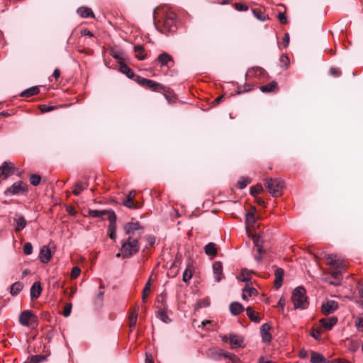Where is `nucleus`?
Instances as JSON below:
<instances>
[{"label": "nucleus", "mask_w": 363, "mask_h": 363, "mask_svg": "<svg viewBox=\"0 0 363 363\" xmlns=\"http://www.w3.org/2000/svg\"><path fill=\"white\" fill-rule=\"evenodd\" d=\"M141 233H138V236L133 235L122 241L121 251L123 258H128L136 254L140 250L139 238Z\"/></svg>", "instance_id": "f257e3e1"}, {"label": "nucleus", "mask_w": 363, "mask_h": 363, "mask_svg": "<svg viewBox=\"0 0 363 363\" xmlns=\"http://www.w3.org/2000/svg\"><path fill=\"white\" fill-rule=\"evenodd\" d=\"M306 291L304 287L298 286L292 293L291 300L295 308L306 309L308 305Z\"/></svg>", "instance_id": "f03ea898"}, {"label": "nucleus", "mask_w": 363, "mask_h": 363, "mask_svg": "<svg viewBox=\"0 0 363 363\" xmlns=\"http://www.w3.org/2000/svg\"><path fill=\"white\" fill-rule=\"evenodd\" d=\"M264 186L272 196L277 197L282 194L284 182L278 178H268L264 180Z\"/></svg>", "instance_id": "7ed1b4c3"}, {"label": "nucleus", "mask_w": 363, "mask_h": 363, "mask_svg": "<svg viewBox=\"0 0 363 363\" xmlns=\"http://www.w3.org/2000/svg\"><path fill=\"white\" fill-rule=\"evenodd\" d=\"M4 194L6 196H14L19 194L26 195L28 194V188L26 184L22 181H18L6 189Z\"/></svg>", "instance_id": "20e7f679"}, {"label": "nucleus", "mask_w": 363, "mask_h": 363, "mask_svg": "<svg viewBox=\"0 0 363 363\" xmlns=\"http://www.w3.org/2000/svg\"><path fill=\"white\" fill-rule=\"evenodd\" d=\"M206 354L208 357L216 361L220 360L223 357L229 358L231 360L235 358V356L234 354H231L228 352H224L222 350L217 348L209 349L206 352Z\"/></svg>", "instance_id": "39448f33"}, {"label": "nucleus", "mask_w": 363, "mask_h": 363, "mask_svg": "<svg viewBox=\"0 0 363 363\" xmlns=\"http://www.w3.org/2000/svg\"><path fill=\"white\" fill-rule=\"evenodd\" d=\"M135 82H137L139 84L143 86L150 89L152 91H157L160 89H164V86L156 82H154L151 79H145L140 76L136 77Z\"/></svg>", "instance_id": "423d86ee"}, {"label": "nucleus", "mask_w": 363, "mask_h": 363, "mask_svg": "<svg viewBox=\"0 0 363 363\" xmlns=\"http://www.w3.org/2000/svg\"><path fill=\"white\" fill-rule=\"evenodd\" d=\"M109 216H108V220L109 221V225L108 227V237L115 240L116 239V215L115 212H110Z\"/></svg>", "instance_id": "0eeeda50"}, {"label": "nucleus", "mask_w": 363, "mask_h": 363, "mask_svg": "<svg viewBox=\"0 0 363 363\" xmlns=\"http://www.w3.org/2000/svg\"><path fill=\"white\" fill-rule=\"evenodd\" d=\"M123 229L125 233L128 236L133 235V237H135L138 235V233L137 234V232L140 229H143V227L138 222H129L124 225Z\"/></svg>", "instance_id": "6e6552de"}, {"label": "nucleus", "mask_w": 363, "mask_h": 363, "mask_svg": "<svg viewBox=\"0 0 363 363\" xmlns=\"http://www.w3.org/2000/svg\"><path fill=\"white\" fill-rule=\"evenodd\" d=\"M338 308V303L334 300H328L321 306L322 313L325 315L333 313Z\"/></svg>", "instance_id": "1a4fd4ad"}, {"label": "nucleus", "mask_w": 363, "mask_h": 363, "mask_svg": "<svg viewBox=\"0 0 363 363\" xmlns=\"http://www.w3.org/2000/svg\"><path fill=\"white\" fill-rule=\"evenodd\" d=\"M253 242L255 245L257 247V254L255 255V259L257 262H261L262 260V256L264 253L262 245L260 244L261 238L260 235H254Z\"/></svg>", "instance_id": "9d476101"}, {"label": "nucleus", "mask_w": 363, "mask_h": 363, "mask_svg": "<svg viewBox=\"0 0 363 363\" xmlns=\"http://www.w3.org/2000/svg\"><path fill=\"white\" fill-rule=\"evenodd\" d=\"M229 343L232 349L245 347L243 337L238 335L230 334Z\"/></svg>", "instance_id": "9b49d317"}, {"label": "nucleus", "mask_w": 363, "mask_h": 363, "mask_svg": "<svg viewBox=\"0 0 363 363\" xmlns=\"http://www.w3.org/2000/svg\"><path fill=\"white\" fill-rule=\"evenodd\" d=\"M27 225L25 218L21 214H15L13 217V225L16 232L23 230Z\"/></svg>", "instance_id": "f8f14e48"}, {"label": "nucleus", "mask_w": 363, "mask_h": 363, "mask_svg": "<svg viewBox=\"0 0 363 363\" xmlns=\"http://www.w3.org/2000/svg\"><path fill=\"white\" fill-rule=\"evenodd\" d=\"M35 315L30 310H26L21 313L19 322L23 326H29L30 320L35 318Z\"/></svg>", "instance_id": "ddd939ff"}, {"label": "nucleus", "mask_w": 363, "mask_h": 363, "mask_svg": "<svg viewBox=\"0 0 363 363\" xmlns=\"http://www.w3.org/2000/svg\"><path fill=\"white\" fill-rule=\"evenodd\" d=\"M326 260L328 264H330L333 269L343 266V260L337 255H328L326 257Z\"/></svg>", "instance_id": "4468645a"}, {"label": "nucleus", "mask_w": 363, "mask_h": 363, "mask_svg": "<svg viewBox=\"0 0 363 363\" xmlns=\"http://www.w3.org/2000/svg\"><path fill=\"white\" fill-rule=\"evenodd\" d=\"M213 272L214 279L216 282H219L222 279L223 275V264L220 262L217 261L213 264Z\"/></svg>", "instance_id": "2eb2a0df"}, {"label": "nucleus", "mask_w": 363, "mask_h": 363, "mask_svg": "<svg viewBox=\"0 0 363 363\" xmlns=\"http://www.w3.org/2000/svg\"><path fill=\"white\" fill-rule=\"evenodd\" d=\"M271 326L268 323L263 324L260 328V334L263 342H269L272 340V335L269 333Z\"/></svg>", "instance_id": "dca6fc26"}, {"label": "nucleus", "mask_w": 363, "mask_h": 363, "mask_svg": "<svg viewBox=\"0 0 363 363\" xmlns=\"http://www.w3.org/2000/svg\"><path fill=\"white\" fill-rule=\"evenodd\" d=\"M135 195V191L133 190L130 191L125 200L123 201V203L125 206L130 209H137L139 206L133 202V199Z\"/></svg>", "instance_id": "f3484780"}, {"label": "nucleus", "mask_w": 363, "mask_h": 363, "mask_svg": "<svg viewBox=\"0 0 363 363\" xmlns=\"http://www.w3.org/2000/svg\"><path fill=\"white\" fill-rule=\"evenodd\" d=\"M39 257L41 262L48 263L52 257L51 250L47 246H43L40 249Z\"/></svg>", "instance_id": "a211bd4d"}, {"label": "nucleus", "mask_w": 363, "mask_h": 363, "mask_svg": "<svg viewBox=\"0 0 363 363\" xmlns=\"http://www.w3.org/2000/svg\"><path fill=\"white\" fill-rule=\"evenodd\" d=\"M13 167V163L11 162H4L0 167V177L4 176V178H7L11 174V171Z\"/></svg>", "instance_id": "6ab92c4d"}, {"label": "nucleus", "mask_w": 363, "mask_h": 363, "mask_svg": "<svg viewBox=\"0 0 363 363\" xmlns=\"http://www.w3.org/2000/svg\"><path fill=\"white\" fill-rule=\"evenodd\" d=\"M258 294V291L254 287L249 286V284H247L245 287L242 289V298L247 301L249 297L256 296Z\"/></svg>", "instance_id": "aec40b11"}, {"label": "nucleus", "mask_w": 363, "mask_h": 363, "mask_svg": "<svg viewBox=\"0 0 363 363\" xmlns=\"http://www.w3.org/2000/svg\"><path fill=\"white\" fill-rule=\"evenodd\" d=\"M284 274V271L283 269L277 268L275 270L274 287L276 289H279L281 286L282 282H283Z\"/></svg>", "instance_id": "412c9836"}, {"label": "nucleus", "mask_w": 363, "mask_h": 363, "mask_svg": "<svg viewBox=\"0 0 363 363\" xmlns=\"http://www.w3.org/2000/svg\"><path fill=\"white\" fill-rule=\"evenodd\" d=\"M42 291V288L40 286V283L39 281H35L33 283L30 288V295L31 299H36L38 298Z\"/></svg>", "instance_id": "4be33fe9"}, {"label": "nucleus", "mask_w": 363, "mask_h": 363, "mask_svg": "<svg viewBox=\"0 0 363 363\" xmlns=\"http://www.w3.org/2000/svg\"><path fill=\"white\" fill-rule=\"evenodd\" d=\"M337 318L336 317H330L329 319L322 318L320 320L321 325L328 330H330L337 323Z\"/></svg>", "instance_id": "5701e85b"}, {"label": "nucleus", "mask_w": 363, "mask_h": 363, "mask_svg": "<svg viewBox=\"0 0 363 363\" xmlns=\"http://www.w3.org/2000/svg\"><path fill=\"white\" fill-rule=\"evenodd\" d=\"M120 71L125 74L128 78L133 79L135 81L136 75H135L133 71L125 63L120 64Z\"/></svg>", "instance_id": "b1692460"}, {"label": "nucleus", "mask_w": 363, "mask_h": 363, "mask_svg": "<svg viewBox=\"0 0 363 363\" xmlns=\"http://www.w3.org/2000/svg\"><path fill=\"white\" fill-rule=\"evenodd\" d=\"M230 311L233 315H238L244 311L243 306L239 302H233L229 306Z\"/></svg>", "instance_id": "393cba45"}, {"label": "nucleus", "mask_w": 363, "mask_h": 363, "mask_svg": "<svg viewBox=\"0 0 363 363\" xmlns=\"http://www.w3.org/2000/svg\"><path fill=\"white\" fill-rule=\"evenodd\" d=\"M110 212H114L112 209L108 210H89L88 211V216L92 218H99L102 217L104 216H109Z\"/></svg>", "instance_id": "a878e982"}, {"label": "nucleus", "mask_w": 363, "mask_h": 363, "mask_svg": "<svg viewBox=\"0 0 363 363\" xmlns=\"http://www.w3.org/2000/svg\"><path fill=\"white\" fill-rule=\"evenodd\" d=\"M167 309L168 308H159L156 315L157 318L164 323H169L172 321L171 318H169L167 314Z\"/></svg>", "instance_id": "bb28decb"}, {"label": "nucleus", "mask_w": 363, "mask_h": 363, "mask_svg": "<svg viewBox=\"0 0 363 363\" xmlns=\"http://www.w3.org/2000/svg\"><path fill=\"white\" fill-rule=\"evenodd\" d=\"M252 13L257 20L262 22H264L269 19V16L259 9H252Z\"/></svg>", "instance_id": "cd10ccee"}, {"label": "nucleus", "mask_w": 363, "mask_h": 363, "mask_svg": "<svg viewBox=\"0 0 363 363\" xmlns=\"http://www.w3.org/2000/svg\"><path fill=\"white\" fill-rule=\"evenodd\" d=\"M77 13L82 18H94V14L92 10L89 8L82 6L79 7L77 11Z\"/></svg>", "instance_id": "c85d7f7f"}, {"label": "nucleus", "mask_w": 363, "mask_h": 363, "mask_svg": "<svg viewBox=\"0 0 363 363\" xmlns=\"http://www.w3.org/2000/svg\"><path fill=\"white\" fill-rule=\"evenodd\" d=\"M311 363H329L323 355L320 353L312 352L311 356Z\"/></svg>", "instance_id": "c756f323"}, {"label": "nucleus", "mask_w": 363, "mask_h": 363, "mask_svg": "<svg viewBox=\"0 0 363 363\" xmlns=\"http://www.w3.org/2000/svg\"><path fill=\"white\" fill-rule=\"evenodd\" d=\"M157 60L161 66H167L169 62H173V58L167 52H163L157 57Z\"/></svg>", "instance_id": "7c9ffc66"}, {"label": "nucleus", "mask_w": 363, "mask_h": 363, "mask_svg": "<svg viewBox=\"0 0 363 363\" xmlns=\"http://www.w3.org/2000/svg\"><path fill=\"white\" fill-rule=\"evenodd\" d=\"M204 250L206 254L211 257V258H213L217 254V247L214 242L208 243L205 246Z\"/></svg>", "instance_id": "2f4dec72"}, {"label": "nucleus", "mask_w": 363, "mask_h": 363, "mask_svg": "<svg viewBox=\"0 0 363 363\" xmlns=\"http://www.w3.org/2000/svg\"><path fill=\"white\" fill-rule=\"evenodd\" d=\"M39 93V87L38 86H33L30 87L23 91H22L20 94L22 97H30L34 95H36Z\"/></svg>", "instance_id": "473e14b6"}, {"label": "nucleus", "mask_w": 363, "mask_h": 363, "mask_svg": "<svg viewBox=\"0 0 363 363\" xmlns=\"http://www.w3.org/2000/svg\"><path fill=\"white\" fill-rule=\"evenodd\" d=\"M246 315L250 319L251 321L254 323L260 322V318H259L257 313L253 310L252 307H247L246 308Z\"/></svg>", "instance_id": "72a5a7b5"}, {"label": "nucleus", "mask_w": 363, "mask_h": 363, "mask_svg": "<svg viewBox=\"0 0 363 363\" xmlns=\"http://www.w3.org/2000/svg\"><path fill=\"white\" fill-rule=\"evenodd\" d=\"M47 355L37 354L33 355L27 359L24 363H41L46 360Z\"/></svg>", "instance_id": "f704fd0d"}, {"label": "nucleus", "mask_w": 363, "mask_h": 363, "mask_svg": "<svg viewBox=\"0 0 363 363\" xmlns=\"http://www.w3.org/2000/svg\"><path fill=\"white\" fill-rule=\"evenodd\" d=\"M344 266H342L338 268H333V272H332V277L334 279L337 280L341 282L342 279V273L344 272Z\"/></svg>", "instance_id": "c9c22d12"}, {"label": "nucleus", "mask_w": 363, "mask_h": 363, "mask_svg": "<svg viewBox=\"0 0 363 363\" xmlns=\"http://www.w3.org/2000/svg\"><path fill=\"white\" fill-rule=\"evenodd\" d=\"M138 315V309H135L132 311V313H130V315L129 316V326L131 330L133 328H134L136 325Z\"/></svg>", "instance_id": "e433bc0d"}, {"label": "nucleus", "mask_w": 363, "mask_h": 363, "mask_svg": "<svg viewBox=\"0 0 363 363\" xmlns=\"http://www.w3.org/2000/svg\"><path fill=\"white\" fill-rule=\"evenodd\" d=\"M22 288L23 284L21 282L16 281L13 283L11 286V294L12 296L17 295L21 291Z\"/></svg>", "instance_id": "4c0bfd02"}, {"label": "nucleus", "mask_w": 363, "mask_h": 363, "mask_svg": "<svg viewBox=\"0 0 363 363\" xmlns=\"http://www.w3.org/2000/svg\"><path fill=\"white\" fill-rule=\"evenodd\" d=\"M277 86V83L274 81L266 84V85H264V86H260V90L262 91V92H270L272 91H273Z\"/></svg>", "instance_id": "58836bf2"}, {"label": "nucleus", "mask_w": 363, "mask_h": 363, "mask_svg": "<svg viewBox=\"0 0 363 363\" xmlns=\"http://www.w3.org/2000/svg\"><path fill=\"white\" fill-rule=\"evenodd\" d=\"M239 280L245 282L246 284H249L250 281V273L247 269H242L241 273L238 277Z\"/></svg>", "instance_id": "ea45409f"}, {"label": "nucleus", "mask_w": 363, "mask_h": 363, "mask_svg": "<svg viewBox=\"0 0 363 363\" xmlns=\"http://www.w3.org/2000/svg\"><path fill=\"white\" fill-rule=\"evenodd\" d=\"M157 302L161 304L160 306H158L159 308H168L167 305V294L166 293H162L160 296L157 298Z\"/></svg>", "instance_id": "a19ab883"}, {"label": "nucleus", "mask_w": 363, "mask_h": 363, "mask_svg": "<svg viewBox=\"0 0 363 363\" xmlns=\"http://www.w3.org/2000/svg\"><path fill=\"white\" fill-rule=\"evenodd\" d=\"M150 286H151L150 279H149V280L147 281V283L143 289V291L142 299L144 302L146 301V299L147 297V293H149L150 291Z\"/></svg>", "instance_id": "79ce46f5"}, {"label": "nucleus", "mask_w": 363, "mask_h": 363, "mask_svg": "<svg viewBox=\"0 0 363 363\" xmlns=\"http://www.w3.org/2000/svg\"><path fill=\"white\" fill-rule=\"evenodd\" d=\"M251 180L249 178H241L238 182L237 186L240 189H245L248 184H250Z\"/></svg>", "instance_id": "37998d69"}, {"label": "nucleus", "mask_w": 363, "mask_h": 363, "mask_svg": "<svg viewBox=\"0 0 363 363\" xmlns=\"http://www.w3.org/2000/svg\"><path fill=\"white\" fill-rule=\"evenodd\" d=\"M263 187L261 184H257L256 186L250 187V194L252 196H255L257 194L262 192Z\"/></svg>", "instance_id": "c03bdc74"}, {"label": "nucleus", "mask_w": 363, "mask_h": 363, "mask_svg": "<svg viewBox=\"0 0 363 363\" xmlns=\"http://www.w3.org/2000/svg\"><path fill=\"white\" fill-rule=\"evenodd\" d=\"M174 19L172 18H167L164 20V26L165 27L169 26V31L174 32L176 30V26H173Z\"/></svg>", "instance_id": "a18cd8bd"}, {"label": "nucleus", "mask_w": 363, "mask_h": 363, "mask_svg": "<svg viewBox=\"0 0 363 363\" xmlns=\"http://www.w3.org/2000/svg\"><path fill=\"white\" fill-rule=\"evenodd\" d=\"M235 9L238 11H246L248 10V6L242 2H237L234 5Z\"/></svg>", "instance_id": "49530a36"}, {"label": "nucleus", "mask_w": 363, "mask_h": 363, "mask_svg": "<svg viewBox=\"0 0 363 363\" xmlns=\"http://www.w3.org/2000/svg\"><path fill=\"white\" fill-rule=\"evenodd\" d=\"M86 186H87V184ZM86 187V186H83L81 183L78 182L74 186L73 194L78 196Z\"/></svg>", "instance_id": "de8ad7c7"}, {"label": "nucleus", "mask_w": 363, "mask_h": 363, "mask_svg": "<svg viewBox=\"0 0 363 363\" xmlns=\"http://www.w3.org/2000/svg\"><path fill=\"white\" fill-rule=\"evenodd\" d=\"M41 178L38 174H32L30 178V182L33 186H37L40 184Z\"/></svg>", "instance_id": "09e8293b"}, {"label": "nucleus", "mask_w": 363, "mask_h": 363, "mask_svg": "<svg viewBox=\"0 0 363 363\" xmlns=\"http://www.w3.org/2000/svg\"><path fill=\"white\" fill-rule=\"evenodd\" d=\"M23 252L25 255H31L32 252H33V246H32V244L30 242H26L24 245H23Z\"/></svg>", "instance_id": "8fccbe9b"}, {"label": "nucleus", "mask_w": 363, "mask_h": 363, "mask_svg": "<svg viewBox=\"0 0 363 363\" xmlns=\"http://www.w3.org/2000/svg\"><path fill=\"white\" fill-rule=\"evenodd\" d=\"M72 303H67L64 308V311L62 312V314L65 317H68L70 313H71V311H72Z\"/></svg>", "instance_id": "3c124183"}, {"label": "nucleus", "mask_w": 363, "mask_h": 363, "mask_svg": "<svg viewBox=\"0 0 363 363\" xmlns=\"http://www.w3.org/2000/svg\"><path fill=\"white\" fill-rule=\"evenodd\" d=\"M80 272H81V269L79 267H77V266L74 267L71 272V277L72 279L77 278L79 277V275L80 274Z\"/></svg>", "instance_id": "603ef678"}, {"label": "nucleus", "mask_w": 363, "mask_h": 363, "mask_svg": "<svg viewBox=\"0 0 363 363\" xmlns=\"http://www.w3.org/2000/svg\"><path fill=\"white\" fill-rule=\"evenodd\" d=\"M280 64L281 66H287L289 63V59L286 55H281L279 58Z\"/></svg>", "instance_id": "864d4df0"}, {"label": "nucleus", "mask_w": 363, "mask_h": 363, "mask_svg": "<svg viewBox=\"0 0 363 363\" xmlns=\"http://www.w3.org/2000/svg\"><path fill=\"white\" fill-rule=\"evenodd\" d=\"M355 325L359 331L363 332V318H357L356 322H355Z\"/></svg>", "instance_id": "5fc2aeb1"}, {"label": "nucleus", "mask_w": 363, "mask_h": 363, "mask_svg": "<svg viewBox=\"0 0 363 363\" xmlns=\"http://www.w3.org/2000/svg\"><path fill=\"white\" fill-rule=\"evenodd\" d=\"M192 277V274L191 272H189L188 269H186L183 274V281L184 282H188Z\"/></svg>", "instance_id": "6e6d98bb"}, {"label": "nucleus", "mask_w": 363, "mask_h": 363, "mask_svg": "<svg viewBox=\"0 0 363 363\" xmlns=\"http://www.w3.org/2000/svg\"><path fill=\"white\" fill-rule=\"evenodd\" d=\"M246 221L249 223H255V214L253 213H247L246 214Z\"/></svg>", "instance_id": "4d7b16f0"}, {"label": "nucleus", "mask_w": 363, "mask_h": 363, "mask_svg": "<svg viewBox=\"0 0 363 363\" xmlns=\"http://www.w3.org/2000/svg\"><path fill=\"white\" fill-rule=\"evenodd\" d=\"M277 18L281 23L285 24L287 23V18L284 13H279Z\"/></svg>", "instance_id": "13d9d810"}, {"label": "nucleus", "mask_w": 363, "mask_h": 363, "mask_svg": "<svg viewBox=\"0 0 363 363\" xmlns=\"http://www.w3.org/2000/svg\"><path fill=\"white\" fill-rule=\"evenodd\" d=\"M311 335L315 340L320 339V332L318 330L314 329L311 333Z\"/></svg>", "instance_id": "bf43d9fd"}, {"label": "nucleus", "mask_w": 363, "mask_h": 363, "mask_svg": "<svg viewBox=\"0 0 363 363\" xmlns=\"http://www.w3.org/2000/svg\"><path fill=\"white\" fill-rule=\"evenodd\" d=\"M283 43L284 46L286 48L289 45V34L288 33H286L284 34V36L283 38Z\"/></svg>", "instance_id": "052dcab7"}, {"label": "nucleus", "mask_w": 363, "mask_h": 363, "mask_svg": "<svg viewBox=\"0 0 363 363\" xmlns=\"http://www.w3.org/2000/svg\"><path fill=\"white\" fill-rule=\"evenodd\" d=\"M40 110L42 112H49L52 110H53V106H46V105H41Z\"/></svg>", "instance_id": "680f3d73"}, {"label": "nucleus", "mask_w": 363, "mask_h": 363, "mask_svg": "<svg viewBox=\"0 0 363 363\" xmlns=\"http://www.w3.org/2000/svg\"><path fill=\"white\" fill-rule=\"evenodd\" d=\"M330 72L332 75H333L335 77H339L340 75V69L334 68V67L330 68Z\"/></svg>", "instance_id": "e2e57ef3"}, {"label": "nucleus", "mask_w": 363, "mask_h": 363, "mask_svg": "<svg viewBox=\"0 0 363 363\" xmlns=\"http://www.w3.org/2000/svg\"><path fill=\"white\" fill-rule=\"evenodd\" d=\"M81 34L82 35H87V36H89V37H93L94 36L93 33L90 30H89L87 28L82 29L81 30Z\"/></svg>", "instance_id": "0e129e2a"}, {"label": "nucleus", "mask_w": 363, "mask_h": 363, "mask_svg": "<svg viewBox=\"0 0 363 363\" xmlns=\"http://www.w3.org/2000/svg\"><path fill=\"white\" fill-rule=\"evenodd\" d=\"M134 51L136 53L142 52L144 51V47L141 45H137L134 47Z\"/></svg>", "instance_id": "69168bd1"}, {"label": "nucleus", "mask_w": 363, "mask_h": 363, "mask_svg": "<svg viewBox=\"0 0 363 363\" xmlns=\"http://www.w3.org/2000/svg\"><path fill=\"white\" fill-rule=\"evenodd\" d=\"M209 305V301L207 300H203L198 303V307L201 308L202 306H208Z\"/></svg>", "instance_id": "338daca9"}, {"label": "nucleus", "mask_w": 363, "mask_h": 363, "mask_svg": "<svg viewBox=\"0 0 363 363\" xmlns=\"http://www.w3.org/2000/svg\"><path fill=\"white\" fill-rule=\"evenodd\" d=\"M332 363H350L349 361L342 359H335L332 361Z\"/></svg>", "instance_id": "774afa93"}]
</instances>
